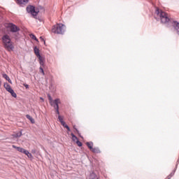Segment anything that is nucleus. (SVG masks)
I'll return each mask as SVG.
<instances>
[{
    "instance_id": "22",
    "label": "nucleus",
    "mask_w": 179,
    "mask_h": 179,
    "mask_svg": "<svg viewBox=\"0 0 179 179\" xmlns=\"http://www.w3.org/2000/svg\"><path fill=\"white\" fill-rule=\"evenodd\" d=\"M59 118V122L62 124V122H64V117L61 116V115H59L58 117Z\"/></svg>"
},
{
    "instance_id": "11",
    "label": "nucleus",
    "mask_w": 179,
    "mask_h": 179,
    "mask_svg": "<svg viewBox=\"0 0 179 179\" xmlns=\"http://www.w3.org/2000/svg\"><path fill=\"white\" fill-rule=\"evenodd\" d=\"M34 53L36 55V57H40V50H38V48H37V47H35L34 48Z\"/></svg>"
},
{
    "instance_id": "8",
    "label": "nucleus",
    "mask_w": 179,
    "mask_h": 179,
    "mask_svg": "<svg viewBox=\"0 0 179 179\" xmlns=\"http://www.w3.org/2000/svg\"><path fill=\"white\" fill-rule=\"evenodd\" d=\"M12 147L14 148V149H16L17 150V152H20V153H26V151L27 150H24V148H22L20 147H16V145H13Z\"/></svg>"
},
{
    "instance_id": "10",
    "label": "nucleus",
    "mask_w": 179,
    "mask_h": 179,
    "mask_svg": "<svg viewBox=\"0 0 179 179\" xmlns=\"http://www.w3.org/2000/svg\"><path fill=\"white\" fill-rule=\"evenodd\" d=\"M17 2L20 5H26L29 2V0H17Z\"/></svg>"
},
{
    "instance_id": "5",
    "label": "nucleus",
    "mask_w": 179,
    "mask_h": 179,
    "mask_svg": "<svg viewBox=\"0 0 179 179\" xmlns=\"http://www.w3.org/2000/svg\"><path fill=\"white\" fill-rule=\"evenodd\" d=\"M3 86L6 90L8 92V93H10L13 97H17L16 93H15V91H13V90L12 89L10 85L8 84V83H4Z\"/></svg>"
},
{
    "instance_id": "7",
    "label": "nucleus",
    "mask_w": 179,
    "mask_h": 179,
    "mask_svg": "<svg viewBox=\"0 0 179 179\" xmlns=\"http://www.w3.org/2000/svg\"><path fill=\"white\" fill-rule=\"evenodd\" d=\"M59 104H61V101L59 99H57L52 101V107H54V108H59Z\"/></svg>"
},
{
    "instance_id": "26",
    "label": "nucleus",
    "mask_w": 179,
    "mask_h": 179,
    "mask_svg": "<svg viewBox=\"0 0 179 179\" xmlns=\"http://www.w3.org/2000/svg\"><path fill=\"white\" fill-rule=\"evenodd\" d=\"M41 41H43L44 43V44H45V40H44V38L41 36L40 37Z\"/></svg>"
},
{
    "instance_id": "17",
    "label": "nucleus",
    "mask_w": 179,
    "mask_h": 179,
    "mask_svg": "<svg viewBox=\"0 0 179 179\" xmlns=\"http://www.w3.org/2000/svg\"><path fill=\"white\" fill-rule=\"evenodd\" d=\"M26 117L28 120H29V121L31 122V124H34V122H35L34 119L33 117H31V116H30L29 115H27Z\"/></svg>"
},
{
    "instance_id": "21",
    "label": "nucleus",
    "mask_w": 179,
    "mask_h": 179,
    "mask_svg": "<svg viewBox=\"0 0 179 179\" xmlns=\"http://www.w3.org/2000/svg\"><path fill=\"white\" fill-rule=\"evenodd\" d=\"M30 37L33 40H35L36 41H38V39H37V38L36 37V36H34V34H30Z\"/></svg>"
},
{
    "instance_id": "30",
    "label": "nucleus",
    "mask_w": 179,
    "mask_h": 179,
    "mask_svg": "<svg viewBox=\"0 0 179 179\" xmlns=\"http://www.w3.org/2000/svg\"><path fill=\"white\" fill-rule=\"evenodd\" d=\"M26 89H29V85H24Z\"/></svg>"
},
{
    "instance_id": "18",
    "label": "nucleus",
    "mask_w": 179,
    "mask_h": 179,
    "mask_svg": "<svg viewBox=\"0 0 179 179\" xmlns=\"http://www.w3.org/2000/svg\"><path fill=\"white\" fill-rule=\"evenodd\" d=\"M86 145H87V148H90V150L93 149V143L87 142V143H86Z\"/></svg>"
},
{
    "instance_id": "4",
    "label": "nucleus",
    "mask_w": 179,
    "mask_h": 179,
    "mask_svg": "<svg viewBox=\"0 0 179 179\" xmlns=\"http://www.w3.org/2000/svg\"><path fill=\"white\" fill-rule=\"evenodd\" d=\"M27 11L28 13H31L32 16L36 17L37 15H38V10L36 9V7L33 6H29L27 8Z\"/></svg>"
},
{
    "instance_id": "28",
    "label": "nucleus",
    "mask_w": 179,
    "mask_h": 179,
    "mask_svg": "<svg viewBox=\"0 0 179 179\" xmlns=\"http://www.w3.org/2000/svg\"><path fill=\"white\" fill-rule=\"evenodd\" d=\"M174 24L176 25V27H178V29H179V23L177 22H174Z\"/></svg>"
},
{
    "instance_id": "14",
    "label": "nucleus",
    "mask_w": 179,
    "mask_h": 179,
    "mask_svg": "<svg viewBox=\"0 0 179 179\" xmlns=\"http://www.w3.org/2000/svg\"><path fill=\"white\" fill-rule=\"evenodd\" d=\"M88 179H97V175L95 174L94 173H92L90 175Z\"/></svg>"
},
{
    "instance_id": "29",
    "label": "nucleus",
    "mask_w": 179,
    "mask_h": 179,
    "mask_svg": "<svg viewBox=\"0 0 179 179\" xmlns=\"http://www.w3.org/2000/svg\"><path fill=\"white\" fill-rule=\"evenodd\" d=\"M73 129H76V132H79V131H78V129H76V126H73Z\"/></svg>"
},
{
    "instance_id": "2",
    "label": "nucleus",
    "mask_w": 179,
    "mask_h": 179,
    "mask_svg": "<svg viewBox=\"0 0 179 179\" xmlns=\"http://www.w3.org/2000/svg\"><path fill=\"white\" fill-rule=\"evenodd\" d=\"M155 13L159 17L162 23H169L170 22V17L166 12L157 8Z\"/></svg>"
},
{
    "instance_id": "23",
    "label": "nucleus",
    "mask_w": 179,
    "mask_h": 179,
    "mask_svg": "<svg viewBox=\"0 0 179 179\" xmlns=\"http://www.w3.org/2000/svg\"><path fill=\"white\" fill-rule=\"evenodd\" d=\"M48 100H49V103L50 105H52V102L54 101V100H52V98L48 95Z\"/></svg>"
},
{
    "instance_id": "6",
    "label": "nucleus",
    "mask_w": 179,
    "mask_h": 179,
    "mask_svg": "<svg viewBox=\"0 0 179 179\" xmlns=\"http://www.w3.org/2000/svg\"><path fill=\"white\" fill-rule=\"evenodd\" d=\"M7 27L8 29H10V31H12L13 33H16V31H19V28L13 24H8Z\"/></svg>"
},
{
    "instance_id": "25",
    "label": "nucleus",
    "mask_w": 179,
    "mask_h": 179,
    "mask_svg": "<svg viewBox=\"0 0 179 179\" xmlns=\"http://www.w3.org/2000/svg\"><path fill=\"white\" fill-rule=\"evenodd\" d=\"M78 146H79L80 148V146H82V142L79 141V140H77V141H76Z\"/></svg>"
},
{
    "instance_id": "12",
    "label": "nucleus",
    "mask_w": 179,
    "mask_h": 179,
    "mask_svg": "<svg viewBox=\"0 0 179 179\" xmlns=\"http://www.w3.org/2000/svg\"><path fill=\"white\" fill-rule=\"evenodd\" d=\"M90 150L92 153H100V149H99V148H92Z\"/></svg>"
},
{
    "instance_id": "27",
    "label": "nucleus",
    "mask_w": 179,
    "mask_h": 179,
    "mask_svg": "<svg viewBox=\"0 0 179 179\" xmlns=\"http://www.w3.org/2000/svg\"><path fill=\"white\" fill-rule=\"evenodd\" d=\"M56 110L57 114L59 115V108H55Z\"/></svg>"
},
{
    "instance_id": "19",
    "label": "nucleus",
    "mask_w": 179,
    "mask_h": 179,
    "mask_svg": "<svg viewBox=\"0 0 179 179\" xmlns=\"http://www.w3.org/2000/svg\"><path fill=\"white\" fill-rule=\"evenodd\" d=\"M71 136H72V141H73V142H77L78 141V137H76V136H75L73 133H71Z\"/></svg>"
},
{
    "instance_id": "32",
    "label": "nucleus",
    "mask_w": 179,
    "mask_h": 179,
    "mask_svg": "<svg viewBox=\"0 0 179 179\" xmlns=\"http://www.w3.org/2000/svg\"><path fill=\"white\" fill-rule=\"evenodd\" d=\"M0 86H1V81H0Z\"/></svg>"
},
{
    "instance_id": "20",
    "label": "nucleus",
    "mask_w": 179,
    "mask_h": 179,
    "mask_svg": "<svg viewBox=\"0 0 179 179\" xmlns=\"http://www.w3.org/2000/svg\"><path fill=\"white\" fill-rule=\"evenodd\" d=\"M22 131H20L19 133H16L15 135H14V137L15 138H20V136H22Z\"/></svg>"
},
{
    "instance_id": "16",
    "label": "nucleus",
    "mask_w": 179,
    "mask_h": 179,
    "mask_svg": "<svg viewBox=\"0 0 179 179\" xmlns=\"http://www.w3.org/2000/svg\"><path fill=\"white\" fill-rule=\"evenodd\" d=\"M3 78H4V79H6V80H8V82H9V83H12V80H10V78L6 74H3Z\"/></svg>"
},
{
    "instance_id": "24",
    "label": "nucleus",
    "mask_w": 179,
    "mask_h": 179,
    "mask_svg": "<svg viewBox=\"0 0 179 179\" xmlns=\"http://www.w3.org/2000/svg\"><path fill=\"white\" fill-rule=\"evenodd\" d=\"M39 69H40L41 73H42L43 75H45V73H44V69H43L42 66H41V67L39 68Z\"/></svg>"
},
{
    "instance_id": "1",
    "label": "nucleus",
    "mask_w": 179,
    "mask_h": 179,
    "mask_svg": "<svg viewBox=\"0 0 179 179\" xmlns=\"http://www.w3.org/2000/svg\"><path fill=\"white\" fill-rule=\"evenodd\" d=\"M1 41L4 48L7 50V51H13L15 46L13 45V43L9 35H3L1 38Z\"/></svg>"
},
{
    "instance_id": "15",
    "label": "nucleus",
    "mask_w": 179,
    "mask_h": 179,
    "mask_svg": "<svg viewBox=\"0 0 179 179\" xmlns=\"http://www.w3.org/2000/svg\"><path fill=\"white\" fill-rule=\"evenodd\" d=\"M24 155H26V156H27V157H29V159H33V155H31V153H30L29 152V150H27Z\"/></svg>"
},
{
    "instance_id": "9",
    "label": "nucleus",
    "mask_w": 179,
    "mask_h": 179,
    "mask_svg": "<svg viewBox=\"0 0 179 179\" xmlns=\"http://www.w3.org/2000/svg\"><path fill=\"white\" fill-rule=\"evenodd\" d=\"M39 59V63L41 66H44V57H41V55H39L37 57Z\"/></svg>"
},
{
    "instance_id": "3",
    "label": "nucleus",
    "mask_w": 179,
    "mask_h": 179,
    "mask_svg": "<svg viewBox=\"0 0 179 179\" xmlns=\"http://www.w3.org/2000/svg\"><path fill=\"white\" fill-rule=\"evenodd\" d=\"M52 33L55 34H64L65 33V26L64 24H57L52 28Z\"/></svg>"
},
{
    "instance_id": "31",
    "label": "nucleus",
    "mask_w": 179,
    "mask_h": 179,
    "mask_svg": "<svg viewBox=\"0 0 179 179\" xmlns=\"http://www.w3.org/2000/svg\"><path fill=\"white\" fill-rule=\"evenodd\" d=\"M170 178H171V176H168L167 179H170Z\"/></svg>"
},
{
    "instance_id": "13",
    "label": "nucleus",
    "mask_w": 179,
    "mask_h": 179,
    "mask_svg": "<svg viewBox=\"0 0 179 179\" xmlns=\"http://www.w3.org/2000/svg\"><path fill=\"white\" fill-rule=\"evenodd\" d=\"M62 125L66 128L67 129V131H70L71 129L69 128V126H68V124H66V123L65 122H62Z\"/></svg>"
}]
</instances>
